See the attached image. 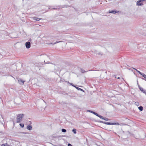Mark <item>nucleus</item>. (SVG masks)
<instances>
[{
	"instance_id": "obj_1",
	"label": "nucleus",
	"mask_w": 146,
	"mask_h": 146,
	"mask_svg": "<svg viewBox=\"0 0 146 146\" xmlns=\"http://www.w3.org/2000/svg\"><path fill=\"white\" fill-rule=\"evenodd\" d=\"M24 116V114H19L17 115V122L20 123L22 121L23 117Z\"/></svg>"
},
{
	"instance_id": "obj_2",
	"label": "nucleus",
	"mask_w": 146,
	"mask_h": 146,
	"mask_svg": "<svg viewBox=\"0 0 146 146\" xmlns=\"http://www.w3.org/2000/svg\"><path fill=\"white\" fill-rule=\"evenodd\" d=\"M101 122L102 123H104L105 124L109 125H119V124L118 123H110L108 122H103L102 121H101Z\"/></svg>"
},
{
	"instance_id": "obj_3",
	"label": "nucleus",
	"mask_w": 146,
	"mask_h": 146,
	"mask_svg": "<svg viewBox=\"0 0 146 146\" xmlns=\"http://www.w3.org/2000/svg\"><path fill=\"white\" fill-rule=\"evenodd\" d=\"M95 53L96 54V56L97 57L100 56L103 54V53L102 52H99L97 51H96L95 52Z\"/></svg>"
},
{
	"instance_id": "obj_4",
	"label": "nucleus",
	"mask_w": 146,
	"mask_h": 146,
	"mask_svg": "<svg viewBox=\"0 0 146 146\" xmlns=\"http://www.w3.org/2000/svg\"><path fill=\"white\" fill-rule=\"evenodd\" d=\"M25 46L27 48H29L31 47V43L29 41L25 43Z\"/></svg>"
},
{
	"instance_id": "obj_5",
	"label": "nucleus",
	"mask_w": 146,
	"mask_h": 146,
	"mask_svg": "<svg viewBox=\"0 0 146 146\" xmlns=\"http://www.w3.org/2000/svg\"><path fill=\"white\" fill-rule=\"evenodd\" d=\"M136 5L138 6H141L143 5V4L142 1L140 0L137 2Z\"/></svg>"
},
{
	"instance_id": "obj_6",
	"label": "nucleus",
	"mask_w": 146,
	"mask_h": 146,
	"mask_svg": "<svg viewBox=\"0 0 146 146\" xmlns=\"http://www.w3.org/2000/svg\"><path fill=\"white\" fill-rule=\"evenodd\" d=\"M119 12V11H117L115 10H112V11H109V13H112L113 14H115Z\"/></svg>"
},
{
	"instance_id": "obj_7",
	"label": "nucleus",
	"mask_w": 146,
	"mask_h": 146,
	"mask_svg": "<svg viewBox=\"0 0 146 146\" xmlns=\"http://www.w3.org/2000/svg\"><path fill=\"white\" fill-rule=\"evenodd\" d=\"M138 87L140 90L142 92L146 94V90H144L142 88L140 87L139 85H138Z\"/></svg>"
},
{
	"instance_id": "obj_8",
	"label": "nucleus",
	"mask_w": 146,
	"mask_h": 146,
	"mask_svg": "<svg viewBox=\"0 0 146 146\" xmlns=\"http://www.w3.org/2000/svg\"><path fill=\"white\" fill-rule=\"evenodd\" d=\"M25 82V81H23L21 79H19L18 80V82L20 84L23 85Z\"/></svg>"
},
{
	"instance_id": "obj_9",
	"label": "nucleus",
	"mask_w": 146,
	"mask_h": 146,
	"mask_svg": "<svg viewBox=\"0 0 146 146\" xmlns=\"http://www.w3.org/2000/svg\"><path fill=\"white\" fill-rule=\"evenodd\" d=\"M88 111H89V112H91L93 114H94L95 115H96L97 116V115H98V114L97 113H96V112H95L92 111H91V110H88Z\"/></svg>"
},
{
	"instance_id": "obj_10",
	"label": "nucleus",
	"mask_w": 146,
	"mask_h": 146,
	"mask_svg": "<svg viewBox=\"0 0 146 146\" xmlns=\"http://www.w3.org/2000/svg\"><path fill=\"white\" fill-rule=\"evenodd\" d=\"M32 127L31 125H29L28 126H27V129L29 130H31L32 129Z\"/></svg>"
},
{
	"instance_id": "obj_11",
	"label": "nucleus",
	"mask_w": 146,
	"mask_h": 146,
	"mask_svg": "<svg viewBox=\"0 0 146 146\" xmlns=\"http://www.w3.org/2000/svg\"><path fill=\"white\" fill-rule=\"evenodd\" d=\"M33 19L34 20L36 21H39L41 19H40L39 18L34 17L33 18Z\"/></svg>"
},
{
	"instance_id": "obj_12",
	"label": "nucleus",
	"mask_w": 146,
	"mask_h": 146,
	"mask_svg": "<svg viewBox=\"0 0 146 146\" xmlns=\"http://www.w3.org/2000/svg\"><path fill=\"white\" fill-rule=\"evenodd\" d=\"M133 68L137 72H138L139 74H141V75H142V74H143V73H142L140 71L138 70H137L136 69H135V68Z\"/></svg>"
},
{
	"instance_id": "obj_13",
	"label": "nucleus",
	"mask_w": 146,
	"mask_h": 146,
	"mask_svg": "<svg viewBox=\"0 0 146 146\" xmlns=\"http://www.w3.org/2000/svg\"><path fill=\"white\" fill-rule=\"evenodd\" d=\"M80 71L81 72L83 73H85L86 72L85 71L84 69L82 68H80Z\"/></svg>"
},
{
	"instance_id": "obj_14",
	"label": "nucleus",
	"mask_w": 146,
	"mask_h": 146,
	"mask_svg": "<svg viewBox=\"0 0 146 146\" xmlns=\"http://www.w3.org/2000/svg\"><path fill=\"white\" fill-rule=\"evenodd\" d=\"M138 109L139 110L141 111L143 110V107L142 106H140L138 107Z\"/></svg>"
},
{
	"instance_id": "obj_15",
	"label": "nucleus",
	"mask_w": 146,
	"mask_h": 146,
	"mask_svg": "<svg viewBox=\"0 0 146 146\" xmlns=\"http://www.w3.org/2000/svg\"><path fill=\"white\" fill-rule=\"evenodd\" d=\"M63 42V41H56L54 43H51V44H56V43H58L59 42Z\"/></svg>"
},
{
	"instance_id": "obj_16",
	"label": "nucleus",
	"mask_w": 146,
	"mask_h": 146,
	"mask_svg": "<svg viewBox=\"0 0 146 146\" xmlns=\"http://www.w3.org/2000/svg\"><path fill=\"white\" fill-rule=\"evenodd\" d=\"M75 88H76L77 89V90H80L81 91H84V90L82 89L81 88H80L77 87H75Z\"/></svg>"
},
{
	"instance_id": "obj_17",
	"label": "nucleus",
	"mask_w": 146,
	"mask_h": 146,
	"mask_svg": "<svg viewBox=\"0 0 146 146\" xmlns=\"http://www.w3.org/2000/svg\"><path fill=\"white\" fill-rule=\"evenodd\" d=\"M97 116L102 119H104V117H103L102 116L99 115L98 114V115H97Z\"/></svg>"
},
{
	"instance_id": "obj_18",
	"label": "nucleus",
	"mask_w": 146,
	"mask_h": 146,
	"mask_svg": "<svg viewBox=\"0 0 146 146\" xmlns=\"http://www.w3.org/2000/svg\"><path fill=\"white\" fill-rule=\"evenodd\" d=\"M62 131L63 132L65 133V132H66V130L65 129H62Z\"/></svg>"
},
{
	"instance_id": "obj_19",
	"label": "nucleus",
	"mask_w": 146,
	"mask_h": 146,
	"mask_svg": "<svg viewBox=\"0 0 146 146\" xmlns=\"http://www.w3.org/2000/svg\"><path fill=\"white\" fill-rule=\"evenodd\" d=\"M135 105H136L137 106H138L139 105V103L138 102H136L135 103Z\"/></svg>"
},
{
	"instance_id": "obj_20",
	"label": "nucleus",
	"mask_w": 146,
	"mask_h": 146,
	"mask_svg": "<svg viewBox=\"0 0 146 146\" xmlns=\"http://www.w3.org/2000/svg\"><path fill=\"white\" fill-rule=\"evenodd\" d=\"M72 131L74 133L76 134V129H73L72 130Z\"/></svg>"
},
{
	"instance_id": "obj_21",
	"label": "nucleus",
	"mask_w": 146,
	"mask_h": 146,
	"mask_svg": "<svg viewBox=\"0 0 146 146\" xmlns=\"http://www.w3.org/2000/svg\"><path fill=\"white\" fill-rule=\"evenodd\" d=\"M141 75L145 78L146 79V75H145L143 73L142 75Z\"/></svg>"
},
{
	"instance_id": "obj_22",
	"label": "nucleus",
	"mask_w": 146,
	"mask_h": 146,
	"mask_svg": "<svg viewBox=\"0 0 146 146\" xmlns=\"http://www.w3.org/2000/svg\"><path fill=\"white\" fill-rule=\"evenodd\" d=\"M19 125L20 126L22 127H24V124L23 123H20Z\"/></svg>"
},
{
	"instance_id": "obj_23",
	"label": "nucleus",
	"mask_w": 146,
	"mask_h": 146,
	"mask_svg": "<svg viewBox=\"0 0 146 146\" xmlns=\"http://www.w3.org/2000/svg\"><path fill=\"white\" fill-rule=\"evenodd\" d=\"M103 119L105 120L106 121H108L109 120L108 118L104 117V119Z\"/></svg>"
},
{
	"instance_id": "obj_24",
	"label": "nucleus",
	"mask_w": 146,
	"mask_h": 146,
	"mask_svg": "<svg viewBox=\"0 0 146 146\" xmlns=\"http://www.w3.org/2000/svg\"><path fill=\"white\" fill-rule=\"evenodd\" d=\"M70 84L72 86H74V87H76L75 86H74L73 85V84L72 83H70Z\"/></svg>"
},
{
	"instance_id": "obj_25",
	"label": "nucleus",
	"mask_w": 146,
	"mask_h": 146,
	"mask_svg": "<svg viewBox=\"0 0 146 146\" xmlns=\"http://www.w3.org/2000/svg\"><path fill=\"white\" fill-rule=\"evenodd\" d=\"M68 146H73L70 143H68Z\"/></svg>"
},
{
	"instance_id": "obj_26",
	"label": "nucleus",
	"mask_w": 146,
	"mask_h": 146,
	"mask_svg": "<svg viewBox=\"0 0 146 146\" xmlns=\"http://www.w3.org/2000/svg\"><path fill=\"white\" fill-rule=\"evenodd\" d=\"M141 1H144L145 0H140Z\"/></svg>"
},
{
	"instance_id": "obj_27",
	"label": "nucleus",
	"mask_w": 146,
	"mask_h": 146,
	"mask_svg": "<svg viewBox=\"0 0 146 146\" xmlns=\"http://www.w3.org/2000/svg\"><path fill=\"white\" fill-rule=\"evenodd\" d=\"M31 41V39L30 38L29 39V41Z\"/></svg>"
},
{
	"instance_id": "obj_28",
	"label": "nucleus",
	"mask_w": 146,
	"mask_h": 146,
	"mask_svg": "<svg viewBox=\"0 0 146 146\" xmlns=\"http://www.w3.org/2000/svg\"><path fill=\"white\" fill-rule=\"evenodd\" d=\"M68 5H65V7H68Z\"/></svg>"
},
{
	"instance_id": "obj_29",
	"label": "nucleus",
	"mask_w": 146,
	"mask_h": 146,
	"mask_svg": "<svg viewBox=\"0 0 146 146\" xmlns=\"http://www.w3.org/2000/svg\"><path fill=\"white\" fill-rule=\"evenodd\" d=\"M117 78L118 79H120V77H118Z\"/></svg>"
},
{
	"instance_id": "obj_30",
	"label": "nucleus",
	"mask_w": 146,
	"mask_h": 146,
	"mask_svg": "<svg viewBox=\"0 0 146 146\" xmlns=\"http://www.w3.org/2000/svg\"><path fill=\"white\" fill-rule=\"evenodd\" d=\"M91 71V70H89V71Z\"/></svg>"
},
{
	"instance_id": "obj_31",
	"label": "nucleus",
	"mask_w": 146,
	"mask_h": 146,
	"mask_svg": "<svg viewBox=\"0 0 146 146\" xmlns=\"http://www.w3.org/2000/svg\"><path fill=\"white\" fill-rule=\"evenodd\" d=\"M145 80L146 81V80Z\"/></svg>"
}]
</instances>
